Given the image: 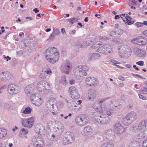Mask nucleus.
<instances>
[{
	"instance_id": "1",
	"label": "nucleus",
	"mask_w": 147,
	"mask_h": 147,
	"mask_svg": "<svg viewBox=\"0 0 147 147\" xmlns=\"http://www.w3.org/2000/svg\"><path fill=\"white\" fill-rule=\"evenodd\" d=\"M45 55L47 60L52 63L57 61L59 58L58 50L54 47L49 48L47 49L45 52Z\"/></svg>"
},
{
	"instance_id": "2",
	"label": "nucleus",
	"mask_w": 147,
	"mask_h": 147,
	"mask_svg": "<svg viewBox=\"0 0 147 147\" xmlns=\"http://www.w3.org/2000/svg\"><path fill=\"white\" fill-rule=\"evenodd\" d=\"M89 68L86 66H80L75 67L74 69V74L77 79H80L83 76L87 75L86 72L89 70Z\"/></svg>"
},
{
	"instance_id": "3",
	"label": "nucleus",
	"mask_w": 147,
	"mask_h": 147,
	"mask_svg": "<svg viewBox=\"0 0 147 147\" xmlns=\"http://www.w3.org/2000/svg\"><path fill=\"white\" fill-rule=\"evenodd\" d=\"M138 118L136 113L134 111L127 113L123 118L122 122L125 126H128L135 121Z\"/></svg>"
},
{
	"instance_id": "4",
	"label": "nucleus",
	"mask_w": 147,
	"mask_h": 147,
	"mask_svg": "<svg viewBox=\"0 0 147 147\" xmlns=\"http://www.w3.org/2000/svg\"><path fill=\"white\" fill-rule=\"evenodd\" d=\"M56 101L54 98H50L47 101V106L48 109L54 115L58 113V107L56 105Z\"/></svg>"
},
{
	"instance_id": "5",
	"label": "nucleus",
	"mask_w": 147,
	"mask_h": 147,
	"mask_svg": "<svg viewBox=\"0 0 147 147\" xmlns=\"http://www.w3.org/2000/svg\"><path fill=\"white\" fill-rule=\"evenodd\" d=\"M106 102V104L112 108H115V107H118L119 105L118 103V102L115 100H111L109 97H104L102 98L99 100L98 102H97L94 105L96 104H101L103 102Z\"/></svg>"
},
{
	"instance_id": "6",
	"label": "nucleus",
	"mask_w": 147,
	"mask_h": 147,
	"mask_svg": "<svg viewBox=\"0 0 147 147\" xmlns=\"http://www.w3.org/2000/svg\"><path fill=\"white\" fill-rule=\"evenodd\" d=\"M88 121V117L84 114L76 116L75 119L76 123L80 126L85 125Z\"/></svg>"
},
{
	"instance_id": "7",
	"label": "nucleus",
	"mask_w": 147,
	"mask_h": 147,
	"mask_svg": "<svg viewBox=\"0 0 147 147\" xmlns=\"http://www.w3.org/2000/svg\"><path fill=\"white\" fill-rule=\"evenodd\" d=\"M20 121L24 127L28 128H31L34 124L35 119L33 117L28 118H22L20 119Z\"/></svg>"
},
{
	"instance_id": "8",
	"label": "nucleus",
	"mask_w": 147,
	"mask_h": 147,
	"mask_svg": "<svg viewBox=\"0 0 147 147\" xmlns=\"http://www.w3.org/2000/svg\"><path fill=\"white\" fill-rule=\"evenodd\" d=\"M20 87L13 83H10L8 86L7 90L11 95H13L18 94L20 92Z\"/></svg>"
},
{
	"instance_id": "9",
	"label": "nucleus",
	"mask_w": 147,
	"mask_h": 147,
	"mask_svg": "<svg viewBox=\"0 0 147 147\" xmlns=\"http://www.w3.org/2000/svg\"><path fill=\"white\" fill-rule=\"evenodd\" d=\"M51 88L49 83L45 81H41L36 85V88L39 92H42L46 89L49 90Z\"/></svg>"
},
{
	"instance_id": "10",
	"label": "nucleus",
	"mask_w": 147,
	"mask_h": 147,
	"mask_svg": "<svg viewBox=\"0 0 147 147\" xmlns=\"http://www.w3.org/2000/svg\"><path fill=\"white\" fill-rule=\"evenodd\" d=\"M104 115L102 114L98 115L95 119V120L98 123L101 124H107L111 122V119L109 117L107 116L105 117Z\"/></svg>"
},
{
	"instance_id": "11",
	"label": "nucleus",
	"mask_w": 147,
	"mask_h": 147,
	"mask_svg": "<svg viewBox=\"0 0 147 147\" xmlns=\"http://www.w3.org/2000/svg\"><path fill=\"white\" fill-rule=\"evenodd\" d=\"M111 108H112L109 106L106 103L105 106H102L101 109H100V110L98 108H95V111L100 113H104L106 114L107 115L111 116L112 115V113L111 112Z\"/></svg>"
},
{
	"instance_id": "12",
	"label": "nucleus",
	"mask_w": 147,
	"mask_h": 147,
	"mask_svg": "<svg viewBox=\"0 0 147 147\" xmlns=\"http://www.w3.org/2000/svg\"><path fill=\"white\" fill-rule=\"evenodd\" d=\"M114 130L117 135H120L125 131V129L119 123H116L114 126Z\"/></svg>"
},
{
	"instance_id": "13",
	"label": "nucleus",
	"mask_w": 147,
	"mask_h": 147,
	"mask_svg": "<svg viewBox=\"0 0 147 147\" xmlns=\"http://www.w3.org/2000/svg\"><path fill=\"white\" fill-rule=\"evenodd\" d=\"M131 41L134 43L140 45L144 46L147 44V40L142 36L133 39Z\"/></svg>"
},
{
	"instance_id": "14",
	"label": "nucleus",
	"mask_w": 147,
	"mask_h": 147,
	"mask_svg": "<svg viewBox=\"0 0 147 147\" xmlns=\"http://www.w3.org/2000/svg\"><path fill=\"white\" fill-rule=\"evenodd\" d=\"M12 77V74L7 71H3L0 73V80L4 82L9 80Z\"/></svg>"
},
{
	"instance_id": "15",
	"label": "nucleus",
	"mask_w": 147,
	"mask_h": 147,
	"mask_svg": "<svg viewBox=\"0 0 147 147\" xmlns=\"http://www.w3.org/2000/svg\"><path fill=\"white\" fill-rule=\"evenodd\" d=\"M69 92L71 94V97L73 99H77L80 97L78 90L74 87H69Z\"/></svg>"
},
{
	"instance_id": "16",
	"label": "nucleus",
	"mask_w": 147,
	"mask_h": 147,
	"mask_svg": "<svg viewBox=\"0 0 147 147\" xmlns=\"http://www.w3.org/2000/svg\"><path fill=\"white\" fill-rule=\"evenodd\" d=\"M145 137L144 133L141 132L140 133L134 135L133 138L134 141L138 143H141Z\"/></svg>"
},
{
	"instance_id": "17",
	"label": "nucleus",
	"mask_w": 147,
	"mask_h": 147,
	"mask_svg": "<svg viewBox=\"0 0 147 147\" xmlns=\"http://www.w3.org/2000/svg\"><path fill=\"white\" fill-rule=\"evenodd\" d=\"M66 139L67 142L66 144H69L73 142L74 140L75 136L72 132H67L66 134Z\"/></svg>"
},
{
	"instance_id": "18",
	"label": "nucleus",
	"mask_w": 147,
	"mask_h": 147,
	"mask_svg": "<svg viewBox=\"0 0 147 147\" xmlns=\"http://www.w3.org/2000/svg\"><path fill=\"white\" fill-rule=\"evenodd\" d=\"M112 130L111 129H108L105 130L103 133L102 135L103 136L106 137L109 140H112L115 137V135L112 134Z\"/></svg>"
},
{
	"instance_id": "19",
	"label": "nucleus",
	"mask_w": 147,
	"mask_h": 147,
	"mask_svg": "<svg viewBox=\"0 0 147 147\" xmlns=\"http://www.w3.org/2000/svg\"><path fill=\"white\" fill-rule=\"evenodd\" d=\"M35 131L41 135H42L45 132V127L41 123L37 124L35 126Z\"/></svg>"
},
{
	"instance_id": "20",
	"label": "nucleus",
	"mask_w": 147,
	"mask_h": 147,
	"mask_svg": "<svg viewBox=\"0 0 147 147\" xmlns=\"http://www.w3.org/2000/svg\"><path fill=\"white\" fill-rule=\"evenodd\" d=\"M55 127H54V131L57 132L58 134H60L62 132V129L63 128V125L62 124L60 123L58 125L55 124Z\"/></svg>"
},
{
	"instance_id": "21",
	"label": "nucleus",
	"mask_w": 147,
	"mask_h": 147,
	"mask_svg": "<svg viewBox=\"0 0 147 147\" xmlns=\"http://www.w3.org/2000/svg\"><path fill=\"white\" fill-rule=\"evenodd\" d=\"M61 71L63 74H68L71 70L70 66L67 65H63L61 66Z\"/></svg>"
},
{
	"instance_id": "22",
	"label": "nucleus",
	"mask_w": 147,
	"mask_h": 147,
	"mask_svg": "<svg viewBox=\"0 0 147 147\" xmlns=\"http://www.w3.org/2000/svg\"><path fill=\"white\" fill-rule=\"evenodd\" d=\"M146 128H147V120H143L139 124L138 128L139 130H141L144 129Z\"/></svg>"
},
{
	"instance_id": "23",
	"label": "nucleus",
	"mask_w": 147,
	"mask_h": 147,
	"mask_svg": "<svg viewBox=\"0 0 147 147\" xmlns=\"http://www.w3.org/2000/svg\"><path fill=\"white\" fill-rule=\"evenodd\" d=\"M92 132V128L90 126L88 125L84 127L82 132L83 134L89 135L91 134Z\"/></svg>"
},
{
	"instance_id": "24",
	"label": "nucleus",
	"mask_w": 147,
	"mask_h": 147,
	"mask_svg": "<svg viewBox=\"0 0 147 147\" xmlns=\"http://www.w3.org/2000/svg\"><path fill=\"white\" fill-rule=\"evenodd\" d=\"M136 54L139 57H144L146 55V52L143 50L137 49L136 51Z\"/></svg>"
},
{
	"instance_id": "25",
	"label": "nucleus",
	"mask_w": 147,
	"mask_h": 147,
	"mask_svg": "<svg viewBox=\"0 0 147 147\" xmlns=\"http://www.w3.org/2000/svg\"><path fill=\"white\" fill-rule=\"evenodd\" d=\"M132 51L131 50L127 51H125L123 53H121L120 54V56L121 58L123 59H127L131 55Z\"/></svg>"
},
{
	"instance_id": "26",
	"label": "nucleus",
	"mask_w": 147,
	"mask_h": 147,
	"mask_svg": "<svg viewBox=\"0 0 147 147\" xmlns=\"http://www.w3.org/2000/svg\"><path fill=\"white\" fill-rule=\"evenodd\" d=\"M33 85L32 84L26 86L25 88V92L27 95H30L33 90Z\"/></svg>"
},
{
	"instance_id": "27",
	"label": "nucleus",
	"mask_w": 147,
	"mask_h": 147,
	"mask_svg": "<svg viewBox=\"0 0 147 147\" xmlns=\"http://www.w3.org/2000/svg\"><path fill=\"white\" fill-rule=\"evenodd\" d=\"M59 32L60 31L58 28H53V32L50 36V38H54L55 37V36L58 35L59 34Z\"/></svg>"
},
{
	"instance_id": "28",
	"label": "nucleus",
	"mask_w": 147,
	"mask_h": 147,
	"mask_svg": "<svg viewBox=\"0 0 147 147\" xmlns=\"http://www.w3.org/2000/svg\"><path fill=\"white\" fill-rule=\"evenodd\" d=\"M28 133V130L27 129L23 128L21 129L19 133V136L21 138L25 136V135Z\"/></svg>"
},
{
	"instance_id": "29",
	"label": "nucleus",
	"mask_w": 147,
	"mask_h": 147,
	"mask_svg": "<svg viewBox=\"0 0 147 147\" xmlns=\"http://www.w3.org/2000/svg\"><path fill=\"white\" fill-rule=\"evenodd\" d=\"M40 94L37 93H35L32 94L30 96V100L32 103L35 101V100H36L37 98L40 97Z\"/></svg>"
},
{
	"instance_id": "30",
	"label": "nucleus",
	"mask_w": 147,
	"mask_h": 147,
	"mask_svg": "<svg viewBox=\"0 0 147 147\" xmlns=\"http://www.w3.org/2000/svg\"><path fill=\"white\" fill-rule=\"evenodd\" d=\"M42 102V100L40 96L38 98H37L36 100H35V101H34V102H32V103L35 105L38 106L41 105Z\"/></svg>"
},
{
	"instance_id": "31",
	"label": "nucleus",
	"mask_w": 147,
	"mask_h": 147,
	"mask_svg": "<svg viewBox=\"0 0 147 147\" xmlns=\"http://www.w3.org/2000/svg\"><path fill=\"white\" fill-rule=\"evenodd\" d=\"M47 136L48 139L51 141H54L56 138V136H55L54 134L51 132H50L49 134H47Z\"/></svg>"
},
{
	"instance_id": "32",
	"label": "nucleus",
	"mask_w": 147,
	"mask_h": 147,
	"mask_svg": "<svg viewBox=\"0 0 147 147\" xmlns=\"http://www.w3.org/2000/svg\"><path fill=\"white\" fill-rule=\"evenodd\" d=\"M59 82V85L60 86H65L67 84V82H66L65 77L61 78Z\"/></svg>"
},
{
	"instance_id": "33",
	"label": "nucleus",
	"mask_w": 147,
	"mask_h": 147,
	"mask_svg": "<svg viewBox=\"0 0 147 147\" xmlns=\"http://www.w3.org/2000/svg\"><path fill=\"white\" fill-rule=\"evenodd\" d=\"M7 131L5 129L0 128V138L5 137Z\"/></svg>"
},
{
	"instance_id": "34",
	"label": "nucleus",
	"mask_w": 147,
	"mask_h": 147,
	"mask_svg": "<svg viewBox=\"0 0 147 147\" xmlns=\"http://www.w3.org/2000/svg\"><path fill=\"white\" fill-rule=\"evenodd\" d=\"M92 96V90H87V94L86 95V98L87 100H90Z\"/></svg>"
},
{
	"instance_id": "35",
	"label": "nucleus",
	"mask_w": 147,
	"mask_h": 147,
	"mask_svg": "<svg viewBox=\"0 0 147 147\" xmlns=\"http://www.w3.org/2000/svg\"><path fill=\"white\" fill-rule=\"evenodd\" d=\"M125 24L130 25L133 24L134 21H132V19L130 16H128L125 19Z\"/></svg>"
},
{
	"instance_id": "36",
	"label": "nucleus",
	"mask_w": 147,
	"mask_h": 147,
	"mask_svg": "<svg viewBox=\"0 0 147 147\" xmlns=\"http://www.w3.org/2000/svg\"><path fill=\"white\" fill-rule=\"evenodd\" d=\"M104 47L106 48L105 53H111L112 49L111 46L109 45H104Z\"/></svg>"
},
{
	"instance_id": "37",
	"label": "nucleus",
	"mask_w": 147,
	"mask_h": 147,
	"mask_svg": "<svg viewBox=\"0 0 147 147\" xmlns=\"http://www.w3.org/2000/svg\"><path fill=\"white\" fill-rule=\"evenodd\" d=\"M31 112V108L29 107H28L25 108L24 110L22 112V113L26 114H30Z\"/></svg>"
},
{
	"instance_id": "38",
	"label": "nucleus",
	"mask_w": 147,
	"mask_h": 147,
	"mask_svg": "<svg viewBox=\"0 0 147 147\" xmlns=\"http://www.w3.org/2000/svg\"><path fill=\"white\" fill-rule=\"evenodd\" d=\"M37 147H42L44 145V143L42 140L38 139L37 143H35Z\"/></svg>"
},
{
	"instance_id": "39",
	"label": "nucleus",
	"mask_w": 147,
	"mask_h": 147,
	"mask_svg": "<svg viewBox=\"0 0 147 147\" xmlns=\"http://www.w3.org/2000/svg\"><path fill=\"white\" fill-rule=\"evenodd\" d=\"M129 129L131 131L133 132H135L139 130L138 128V126L137 127L136 125H134L132 126Z\"/></svg>"
},
{
	"instance_id": "40",
	"label": "nucleus",
	"mask_w": 147,
	"mask_h": 147,
	"mask_svg": "<svg viewBox=\"0 0 147 147\" xmlns=\"http://www.w3.org/2000/svg\"><path fill=\"white\" fill-rule=\"evenodd\" d=\"M102 147H114V144L111 143L107 142L103 144Z\"/></svg>"
},
{
	"instance_id": "41",
	"label": "nucleus",
	"mask_w": 147,
	"mask_h": 147,
	"mask_svg": "<svg viewBox=\"0 0 147 147\" xmlns=\"http://www.w3.org/2000/svg\"><path fill=\"white\" fill-rule=\"evenodd\" d=\"M44 70L45 71V74H46L47 76V78H49L50 76L52 74V71L49 68L45 69Z\"/></svg>"
},
{
	"instance_id": "42",
	"label": "nucleus",
	"mask_w": 147,
	"mask_h": 147,
	"mask_svg": "<svg viewBox=\"0 0 147 147\" xmlns=\"http://www.w3.org/2000/svg\"><path fill=\"white\" fill-rule=\"evenodd\" d=\"M106 48L104 47L103 45L102 47H99L97 50V51L101 53H105Z\"/></svg>"
},
{
	"instance_id": "43",
	"label": "nucleus",
	"mask_w": 147,
	"mask_h": 147,
	"mask_svg": "<svg viewBox=\"0 0 147 147\" xmlns=\"http://www.w3.org/2000/svg\"><path fill=\"white\" fill-rule=\"evenodd\" d=\"M39 76L40 78L43 79L48 78H47V74H45V71L44 70L41 72Z\"/></svg>"
},
{
	"instance_id": "44",
	"label": "nucleus",
	"mask_w": 147,
	"mask_h": 147,
	"mask_svg": "<svg viewBox=\"0 0 147 147\" xmlns=\"http://www.w3.org/2000/svg\"><path fill=\"white\" fill-rule=\"evenodd\" d=\"M92 59L94 60H99L100 57V55L99 53H94L92 54Z\"/></svg>"
},
{
	"instance_id": "45",
	"label": "nucleus",
	"mask_w": 147,
	"mask_h": 147,
	"mask_svg": "<svg viewBox=\"0 0 147 147\" xmlns=\"http://www.w3.org/2000/svg\"><path fill=\"white\" fill-rule=\"evenodd\" d=\"M92 79L90 77H89L86 79L85 82L86 84L89 86H91L92 83Z\"/></svg>"
},
{
	"instance_id": "46",
	"label": "nucleus",
	"mask_w": 147,
	"mask_h": 147,
	"mask_svg": "<svg viewBox=\"0 0 147 147\" xmlns=\"http://www.w3.org/2000/svg\"><path fill=\"white\" fill-rule=\"evenodd\" d=\"M67 21L71 24H73L74 22H78V19L76 18H73L68 19Z\"/></svg>"
},
{
	"instance_id": "47",
	"label": "nucleus",
	"mask_w": 147,
	"mask_h": 147,
	"mask_svg": "<svg viewBox=\"0 0 147 147\" xmlns=\"http://www.w3.org/2000/svg\"><path fill=\"white\" fill-rule=\"evenodd\" d=\"M98 84V80L96 78H94L92 79V86H96Z\"/></svg>"
},
{
	"instance_id": "48",
	"label": "nucleus",
	"mask_w": 147,
	"mask_h": 147,
	"mask_svg": "<svg viewBox=\"0 0 147 147\" xmlns=\"http://www.w3.org/2000/svg\"><path fill=\"white\" fill-rule=\"evenodd\" d=\"M140 91L142 93L147 94V88L143 87L140 90Z\"/></svg>"
},
{
	"instance_id": "49",
	"label": "nucleus",
	"mask_w": 147,
	"mask_h": 147,
	"mask_svg": "<svg viewBox=\"0 0 147 147\" xmlns=\"http://www.w3.org/2000/svg\"><path fill=\"white\" fill-rule=\"evenodd\" d=\"M120 17L122 19L123 21L125 22V19L127 18V17L128 16V15L127 14H122L121 15H120Z\"/></svg>"
},
{
	"instance_id": "50",
	"label": "nucleus",
	"mask_w": 147,
	"mask_h": 147,
	"mask_svg": "<svg viewBox=\"0 0 147 147\" xmlns=\"http://www.w3.org/2000/svg\"><path fill=\"white\" fill-rule=\"evenodd\" d=\"M122 48H123V47L121 46H119L117 47V49L119 50V55L121 53H123L125 51V50L122 49Z\"/></svg>"
},
{
	"instance_id": "51",
	"label": "nucleus",
	"mask_w": 147,
	"mask_h": 147,
	"mask_svg": "<svg viewBox=\"0 0 147 147\" xmlns=\"http://www.w3.org/2000/svg\"><path fill=\"white\" fill-rule=\"evenodd\" d=\"M116 31H113L111 32L110 35L111 36L115 37L118 36L116 34Z\"/></svg>"
},
{
	"instance_id": "52",
	"label": "nucleus",
	"mask_w": 147,
	"mask_h": 147,
	"mask_svg": "<svg viewBox=\"0 0 147 147\" xmlns=\"http://www.w3.org/2000/svg\"><path fill=\"white\" fill-rule=\"evenodd\" d=\"M116 34L118 36L121 35L123 32V30L121 29H119L117 30L116 31Z\"/></svg>"
},
{
	"instance_id": "53",
	"label": "nucleus",
	"mask_w": 147,
	"mask_h": 147,
	"mask_svg": "<svg viewBox=\"0 0 147 147\" xmlns=\"http://www.w3.org/2000/svg\"><path fill=\"white\" fill-rule=\"evenodd\" d=\"M39 139H37L35 137H33L32 139V142L33 143L34 145L35 144V143H37L38 140Z\"/></svg>"
},
{
	"instance_id": "54",
	"label": "nucleus",
	"mask_w": 147,
	"mask_h": 147,
	"mask_svg": "<svg viewBox=\"0 0 147 147\" xmlns=\"http://www.w3.org/2000/svg\"><path fill=\"white\" fill-rule=\"evenodd\" d=\"M135 25L138 28L142 27L143 26V23L140 22H136L135 24Z\"/></svg>"
},
{
	"instance_id": "55",
	"label": "nucleus",
	"mask_w": 147,
	"mask_h": 147,
	"mask_svg": "<svg viewBox=\"0 0 147 147\" xmlns=\"http://www.w3.org/2000/svg\"><path fill=\"white\" fill-rule=\"evenodd\" d=\"M110 61H111L112 63L114 64L115 65L117 64H120L121 63L113 59H111L110 60Z\"/></svg>"
},
{
	"instance_id": "56",
	"label": "nucleus",
	"mask_w": 147,
	"mask_h": 147,
	"mask_svg": "<svg viewBox=\"0 0 147 147\" xmlns=\"http://www.w3.org/2000/svg\"><path fill=\"white\" fill-rule=\"evenodd\" d=\"M142 147H147V138L143 141L142 143Z\"/></svg>"
},
{
	"instance_id": "57",
	"label": "nucleus",
	"mask_w": 147,
	"mask_h": 147,
	"mask_svg": "<svg viewBox=\"0 0 147 147\" xmlns=\"http://www.w3.org/2000/svg\"><path fill=\"white\" fill-rule=\"evenodd\" d=\"M136 64L142 66L144 65V62L143 61H138L136 62Z\"/></svg>"
},
{
	"instance_id": "58",
	"label": "nucleus",
	"mask_w": 147,
	"mask_h": 147,
	"mask_svg": "<svg viewBox=\"0 0 147 147\" xmlns=\"http://www.w3.org/2000/svg\"><path fill=\"white\" fill-rule=\"evenodd\" d=\"M3 104L4 105V107L7 109H9L10 108V105L8 104L3 103Z\"/></svg>"
},
{
	"instance_id": "59",
	"label": "nucleus",
	"mask_w": 147,
	"mask_h": 147,
	"mask_svg": "<svg viewBox=\"0 0 147 147\" xmlns=\"http://www.w3.org/2000/svg\"><path fill=\"white\" fill-rule=\"evenodd\" d=\"M100 45V43L97 42L93 45L92 46V48H94L95 47H98Z\"/></svg>"
},
{
	"instance_id": "60",
	"label": "nucleus",
	"mask_w": 147,
	"mask_h": 147,
	"mask_svg": "<svg viewBox=\"0 0 147 147\" xmlns=\"http://www.w3.org/2000/svg\"><path fill=\"white\" fill-rule=\"evenodd\" d=\"M138 95H139V98L140 99H142V100H146V98L144 96H143L141 94H138Z\"/></svg>"
},
{
	"instance_id": "61",
	"label": "nucleus",
	"mask_w": 147,
	"mask_h": 147,
	"mask_svg": "<svg viewBox=\"0 0 147 147\" xmlns=\"http://www.w3.org/2000/svg\"><path fill=\"white\" fill-rule=\"evenodd\" d=\"M76 46L78 47H80L81 48H83V46L82 45V44L81 43H78L76 44Z\"/></svg>"
},
{
	"instance_id": "62",
	"label": "nucleus",
	"mask_w": 147,
	"mask_h": 147,
	"mask_svg": "<svg viewBox=\"0 0 147 147\" xmlns=\"http://www.w3.org/2000/svg\"><path fill=\"white\" fill-rule=\"evenodd\" d=\"M101 39L102 40H108L109 39V38L106 36H103L102 37Z\"/></svg>"
},
{
	"instance_id": "63",
	"label": "nucleus",
	"mask_w": 147,
	"mask_h": 147,
	"mask_svg": "<svg viewBox=\"0 0 147 147\" xmlns=\"http://www.w3.org/2000/svg\"><path fill=\"white\" fill-rule=\"evenodd\" d=\"M17 54H22L23 53V51L22 50H20L17 51Z\"/></svg>"
},
{
	"instance_id": "64",
	"label": "nucleus",
	"mask_w": 147,
	"mask_h": 147,
	"mask_svg": "<svg viewBox=\"0 0 147 147\" xmlns=\"http://www.w3.org/2000/svg\"><path fill=\"white\" fill-rule=\"evenodd\" d=\"M33 11L35 13H36L39 11V10L37 8H36L33 9Z\"/></svg>"
}]
</instances>
